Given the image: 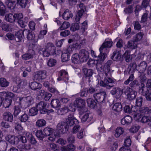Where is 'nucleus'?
I'll return each mask as SVG.
<instances>
[{"instance_id":"nucleus-62","label":"nucleus","mask_w":151,"mask_h":151,"mask_svg":"<svg viewBox=\"0 0 151 151\" xmlns=\"http://www.w3.org/2000/svg\"><path fill=\"white\" fill-rule=\"evenodd\" d=\"M47 32V29H45L44 30L41 31L38 35V37L39 38H43L44 35H45Z\"/></svg>"},{"instance_id":"nucleus-16","label":"nucleus","mask_w":151,"mask_h":151,"mask_svg":"<svg viewBox=\"0 0 151 151\" xmlns=\"http://www.w3.org/2000/svg\"><path fill=\"white\" fill-rule=\"evenodd\" d=\"M112 42L109 39H106L104 42L103 43L102 45L99 48L100 53H102L101 51L103 49L106 48L111 47L112 45Z\"/></svg>"},{"instance_id":"nucleus-9","label":"nucleus","mask_w":151,"mask_h":151,"mask_svg":"<svg viewBox=\"0 0 151 151\" xmlns=\"http://www.w3.org/2000/svg\"><path fill=\"white\" fill-rule=\"evenodd\" d=\"M47 77V72L46 70H40L37 72L34 76V79L40 81L45 79Z\"/></svg>"},{"instance_id":"nucleus-39","label":"nucleus","mask_w":151,"mask_h":151,"mask_svg":"<svg viewBox=\"0 0 151 151\" xmlns=\"http://www.w3.org/2000/svg\"><path fill=\"white\" fill-rule=\"evenodd\" d=\"M5 3L7 5V7L11 9H13L15 6L16 2L15 1H12L10 0H7L5 2Z\"/></svg>"},{"instance_id":"nucleus-27","label":"nucleus","mask_w":151,"mask_h":151,"mask_svg":"<svg viewBox=\"0 0 151 151\" xmlns=\"http://www.w3.org/2000/svg\"><path fill=\"white\" fill-rule=\"evenodd\" d=\"M61 149L62 151H73L75 150V146L73 144H69L62 147Z\"/></svg>"},{"instance_id":"nucleus-43","label":"nucleus","mask_w":151,"mask_h":151,"mask_svg":"<svg viewBox=\"0 0 151 151\" xmlns=\"http://www.w3.org/2000/svg\"><path fill=\"white\" fill-rule=\"evenodd\" d=\"M60 76L63 78V80H65V79L68 80V73L65 70H61L59 72Z\"/></svg>"},{"instance_id":"nucleus-6","label":"nucleus","mask_w":151,"mask_h":151,"mask_svg":"<svg viewBox=\"0 0 151 151\" xmlns=\"http://www.w3.org/2000/svg\"><path fill=\"white\" fill-rule=\"evenodd\" d=\"M75 108H73L71 106H69V107H64L59 109L57 111V113L59 115H64L67 113H69V114H71V116L74 115V112L75 111Z\"/></svg>"},{"instance_id":"nucleus-63","label":"nucleus","mask_w":151,"mask_h":151,"mask_svg":"<svg viewBox=\"0 0 151 151\" xmlns=\"http://www.w3.org/2000/svg\"><path fill=\"white\" fill-rule=\"evenodd\" d=\"M70 34V32L69 30H65L64 31L61 32H60V35L61 37H65L69 35Z\"/></svg>"},{"instance_id":"nucleus-15","label":"nucleus","mask_w":151,"mask_h":151,"mask_svg":"<svg viewBox=\"0 0 151 151\" xmlns=\"http://www.w3.org/2000/svg\"><path fill=\"white\" fill-rule=\"evenodd\" d=\"M46 103L44 101H41L36 106L38 110L40 111L41 114H45L47 112L46 109Z\"/></svg>"},{"instance_id":"nucleus-37","label":"nucleus","mask_w":151,"mask_h":151,"mask_svg":"<svg viewBox=\"0 0 151 151\" xmlns=\"http://www.w3.org/2000/svg\"><path fill=\"white\" fill-rule=\"evenodd\" d=\"M46 124V121L43 119H38L36 123V126L38 127H41L45 126Z\"/></svg>"},{"instance_id":"nucleus-30","label":"nucleus","mask_w":151,"mask_h":151,"mask_svg":"<svg viewBox=\"0 0 151 151\" xmlns=\"http://www.w3.org/2000/svg\"><path fill=\"white\" fill-rule=\"evenodd\" d=\"M51 105L52 107L57 108L60 106V103L59 100L57 99H52L51 102Z\"/></svg>"},{"instance_id":"nucleus-56","label":"nucleus","mask_w":151,"mask_h":151,"mask_svg":"<svg viewBox=\"0 0 151 151\" xmlns=\"http://www.w3.org/2000/svg\"><path fill=\"white\" fill-rule=\"evenodd\" d=\"M80 27L79 24L78 23H75L73 24H72L70 27V30L72 31H75L79 29Z\"/></svg>"},{"instance_id":"nucleus-45","label":"nucleus","mask_w":151,"mask_h":151,"mask_svg":"<svg viewBox=\"0 0 151 151\" xmlns=\"http://www.w3.org/2000/svg\"><path fill=\"white\" fill-rule=\"evenodd\" d=\"M29 119V116L27 114L24 113L19 117V119L22 122H25L27 121Z\"/></svg>"},{"instance_id":"nucleus-1","label":"nucleus","mask_w":151,"mask_h":151,"mask_svg":"<svg viewBox=\"0 0 151 151\" xmlns=\"http://www.w3.org/2000/svg\"><path fill=\"white\" fill-rule=\"evenodd\" d=\"M106 55V53H101L99 55H98V59L97 60L90 59L88 62V64L90 67L95 66L97 68V65L103 63L107 57Z\"/></svg>"},{"instance_id":"nucleus-32","label":"nucleus","mask_w":151,"mask_h":151,"mask_svg":"<svg viewBox=\"0 0 151 151\" xmlns=\"http://www.w3.org/2000/svg\"><path fill=\"white\" fill-rule=\"evenodd\" d=\"M88 106L91 108H94L96 106V103L95 101L92 98H89L87 100Z\"/></svg>"},{"instance_id":"nucleus-18","label":"nucleus","mask_w":151,"mask_h":151,"mask_svg":"<svg viewBox=\"0 0 151 151\" xmlns=\"http://www.w3.org/2000/svg\"><path fill=\"white\" fill-rule=\"evenodd\" d=\"M85 101L81 99H77L74 102V105L75 107L79 108L82 109L85 106Z\"/></svg>"},{"instance_id":"nucleus-2","label":"nucleus","mask_w":151,"mask_h":151,"mask_svg":"<svg viewBox=\"0 0 151 151\" xmlns=\"http://www.w3.org/2000/svg\"><path fill=\"white\" fill-rule=\"evenodd\" d=\"M56 48L53 43L48 42L45 45L42 51V55L44 57H48L51 55L56 54Z\"/></svg>"},{"instance_id":"nucleus-36","label":"nucleus","mask_w":151,"mask_h":151,"mask_svg":"<svg viewBox=\"0 0 151 151\" xmlns=\"http://www.w3.org/2000/svg\"><path fill=\"white\" fill-rule=\"evenodd\" d=\"M83 71L86 77H90L92 76L93 73V71L91 69H88L86 68H83Z\"/></svg>"},{"instance_id":"nucleus-35","label":"nucleus","mask_w":151,"mask_h":151,"mask_svg":"<svg viewBox=\"0 0 151 151\" xmlns=\"http://www.w3.org/2000/svg\"><path fill=\"white\" fill-rule=\"evenodd\" d=\"M72 63H78L81 62L80 58L78 54H75L73 55L72 58Z\"/></svg>"},{"instance_id":"nucleus-48","label":"nucleus","mask_w":151,"mask_h":151,"mask_svg":"<svg viewBox=\"0 0 151 151\" xmlns=\"http://www.w3.org/2000/svg\"><path fill=\"white\" fill-rule=\"evenodd\" d=\"M6 7L3 3L0 1V15L4 16L6 13Z\"/></svg>"},{"instance_id":"nucleus-7","label":"nucleus","mask_w":151,"mask_h":151,"mask_svg":"<svg viewBox=\"0 0 151 151\" xmlns=\"http://www.w3.org/2000/svg\"><path fill=\"white\" fill-rule=\"evenodd\" d=\"M130 65L132 67L136 66L137 70L140 73H143L146 70L147 65L146 62L143 61L138 64L137 65L135 63H131Z\"/></svg>"},{"instance_id":"nucleus-5","label":"nucleus","mask_w":151,"mask_h":151,"mask_svg":"<svg viewBox=\"0 0 151 151\" xmlns=\"http://www.w3.org/2000/svg\"><path fill=\"white\" fill-rule=\"evenodd\" d=\"M123 93L127 96V98L131 100L134 99L137 95V92L129 87H125L123 89Z\"/></svg>"},{"instance_id":"nucleus-19","label":"nucleus","mask_w":151,"mask_h":151,"mask_svg":"<svg viewBox=\"0 0 151 151\" xmlns=\"http://www.w3.org/2000/svg\"><path fill=\"white\" fill-rule=\"evenodd\" d=\"M132 117L129 115L125 116L121 120V123L123 125H128L132 122Z\"/></svg>"},{"instance_id":"nucleus-20","label":"nucleus","mask_w":151,"mask_h":151,"mask_svg":"<svg viewBox=\"0 0 151 151\" xmlns=\"http://www.w3.org/2000/svg\"><path fill=\"white\" fill-rule=\"evenodd\" d=\"M29 86L31 89L35 91L37 89L40 88L42 87V85L37 82L34 81L29 83Z\"/></svg>"},{"instance_id":"nucleus-28","label":"nucleus","mask_w":151,"mask_h":151,"mask_svg":"<svg viewBox=\"0 0 151 151\" xmlns=\"http://www.w3.org/2000/svg\"><path fill=\"white\" fill-rule=\"evenodd\" d=\"M93 118L92 116L91 115H89L88 114L86 113L83 116L81 119V121L83 122L87 121L88 122H93Z\"/></svg>"},{"instance_id":"nucleus-8","label":"nucleus","mask_w":151,"mask_h":151,"mask_svg":"<svg viewBox=\"0 0 151 151\" xmlns=\"http://www.w3.org/2000/svg\"><path fill=\"white\" fill-rule=\"evenodd\" d=\"M67 124L65 121L63 120L60 122L57 125V130L60 134H63L68 130Z\"/></svg>"},{"instance_id":"nucleus-40","label":"nucleus","mask_w":151,"mask_h":151,"mask_svg":"<svg viewBox=\"0 0 151 151\" xmlns=\"http://www.w3.org/2000/svg\"><path fill=\"white\" fill-rule=\"evenodd\" d=\"M52 129L48 127L45 128L43 131L44 137L50 135L52 133Z\"/></svg>"},{"instance_id":"nucleus-21","label":"nucleus","mask_w":151,"mask_h":151,"mask_svg":"<svg viewBox=\"0 0 151 151\" xmlns=\"http://www.w3.org/2000/svg\"><path fill=\"white\" fill-rule=\"evenodd\" d=\"M123 92V89H122L119 87L113 88L111 91V93L112 95H117L119 97H120Z\"/></svg>"},{"instance_id":"nucleus-14","label":"nucleus","mask_w":151,"mask_h":151,"mask_svg":"<svg viewBox=\"0 0 151 151\" xmlns=\"http://www.w3.org/2000/svg\"><path fill=\"white\" fill-rule=\"evenodd\" d=\"M35 54V52L32 49H30L28 52L23 55L22 56V58L24 60H29L32 58Z\"/></svg>"},{"instance_id":"nucleus-51","label":"nucleus","mask_w":151,"mask_h":151,"mask_svg":"<svg viewBox=\"0 0 151 151\" xmlns=\"http://www.w3.org/2000/svg\"><path fill=\"white\" fill-rule=\"evenodd\" d=\"M36 137L40 140H42L45 137L43 131L41 130H37L36 133Z\"/></svg>"},{"instance_id":"nucleus-4","label":"nucleus","mask_w":151,"mask_h":151,"mask_svg":"<svg viewBox=\"0 0 151 151\" xmlns=\"http://www.w3.org/2000/svg\"><path fill=\"white\" fill-rule=\"evenodd\" d=\"M20 104L24 108L28 107L31 106L34 102V99L31 96L25 97H21L19 98Z\"/></svg>"},{"instance_id":"nucleus-44","label":"nucleus","mask_w":151,"mask_h":151,"mask_svg":"<svg viewBox=\"0 0 151 151\" xmlns=\"http://www.w3.org/2000/svg\"><path fill=\"white\" fill-rule=\"evenodd\" d=\"M124 56L125 58L126 61L127 62H129L132 59V56L130 54L129 51L127 50L124 54Z\"/></svg>"},{"instance_id":"nucleus-10","label":"nucleus","mask_w":151,"mask_h":151,"mask_svg":"<svg viewBox=\"0 0 151 151\" xmlns=\"http://www.w3.org/2000/svg\"><path fill=\"white\" fill-rule=\"evenodd\" d=\"M114 81L112 79L106 76L104 79V82L101 81L100 82V85L103 87H106L108 89H110L113 86V85L109 84L110 83H114Z\"/></svg>"},{"instance_id":"nucleus-23","label":"nucleus","mask_w":151,"mask_h":151,"mask_svg":"<svg viewBox=\"0 0 151 151\" xmlns=\"http://www.w3.org/2000/svg\"><path fill=\"white\" fill-rule=\"evenodd\" d=\"M149 91L148 89L145 86V84L142 83L139 86V92L142 95L145 96Z\"/></svg>"},{"instance_id":"nucleus-17","label":"nucleus","mask_w":151,"mask_h":151,"mask_svg":"<svg viewBox=\"0 0 151 151\" xmlns=\"http://www.w3.org/2000/svg\"><path fill=\"white\" fill-rule=\"evenodd\" d=\"M3 119L5 121L12 122L13 121L12 114L9 111L4 112L3 115Z\"/></svg>"},{"instance_id":"nucleus-52","label":"nucleus","mask_w":151,"mask_h":151,"mask_svg":"<svg viewBox=\"0 0 151 151\" xmlns=\"http://www.w3.org/2000/svg\"><path fill=\"white\" fill-rule=\"evenodd\" d=\"M12 101V99H5L3 103V106L5 108H9L11 105Z\"/></svg>"},{"instance_id":"nucleus-24","label":"nucleus","mask_w":151,"mask_h":151,"mask_svg":"<svg viewBox=\"0 0 151 151\" xmlns=\"http://www.w3.org/2000/svg\"><path fill=\"white\" fill-rule=\"evenodd\" d=\"M5 139L11 144H15L16 141L18 140L19 138L14 136L9 135L5 137Z\"/></svg>"},{"instance_id":"nucleus-64","label":"nucleus","mask_w":151,"mask_h":151,"mask_svg":"<svg viewBox=\"0 0 151 151\" xmlns=\"http://www.w3.org/2000/svg\"><path fill=\"white\" fill-rule=\"evenodd\" d=\"M151 117L150 116H144L141 119V122L142 123H148L149 121L151 119Z\"/></svg>"},{"instance_id":"nucleus-31","label":"nucleus","mask_w":151,"mask_h":151,"mask_svg":"<svg viewBox=\"0 0 151 151\" xmlns=\"http://www.w3.org/2000/svg\"><path fill=\"white\" fill-rule=\"evenodd\" d=\"M137 44V42L134 40H131L128 42L127 47L129 48L134 49L136 48Z\"/></svg>"},{"instance_id":"nucleus-38","label":"nucleus","mask_w":151,"mask_h":151,"mask_svg":"<svg viewBox=\"0 0 151 151\" xmlns=\"http://www.w3.org/2000/svg\"><path fill=\"white\" fill-rule=\"evenodd\" d=\"M139 111L142 114H148L151 112V107H142L139 109Z\"/></svg>"},{"instance_id":"nucleus-3","label":"nucleus","mask_w":151,"mask_h":151,"mask_svg":"<svg viewBox=\"0 0 151 151\" xmlns=\"http://www.w3.org/2000/svg\"><path fill=\"white\" fill-rule=\"evenodd\" d=\"M112 63V61L109 60L105 64L104 66L102 65V64L97 65V69L100 71H104L106 76L107 77L109 74H110V66Z\"/></svg>"},{"instance_id":"nucleus-41","label":"nucleus","mask_w":151,"mask_h":151,"mask_svg":"<svg viewBox=\"0 0 151 151\" xmlns=\"http://www.w3.org/2000/svg\"><path fill=\"white\" fill-rule=\"evenodd\" d=\"M6 20L8 22H13L15 21L14 15L12 14H7L5 16Z\"/></svg>"},{"instance_id":"nucleus-22","label":"nucleus","mask_w":151,"mask_h":151,"mask_svg":"<svg viewBox=\"0 0 151 151\" xmlns=\"http://www.w3.org/2000/svg\"><path fill=\"white\" fill-rule=\"evenodd\" d=\"M24 30H20L15 34V40L17 42H19L23 39Z\"/></svg>"},{"instance_id":"nucleus-54","label":"nucleus","mask_w":151,"mask_h":151,"mask_svg":"<svg viewBox=\"0 0 151 151\" xmlns=\"http://www.w3.org/2000/svg\"><path fill=\"white\" fill-rule=\"evenodd\" d=\"M27 34V38L28 40H31L34 39L35 35L33 32L28 31Z\"/></svg>"},{"instance_id":"nucleus-55","label":"nucleus","mask_w":151,"mask_h":151,"mask_svg":"<svg viewBox=\"0 0 151 151\" xmlns=\"http://www.w3.org/2000/svg\"><path fill=\"white\" fill-rule=\"evenodd\" d=\"M134 108L135 109V106H132V108H131L129 106L127 105L124 107V110L125 113H130L132 112V111H133Z\"/></svg>"},{"instance_id":"nucleus-50","label":"nucleus","mask_w":151,"mask_h":151,"mask_svg":"<svg viewBox=\"0 0 151 151\" xmlns=\"http://www.w3.org/2000/svg\"><path fill=\"white\" fill-rule=\"evenodd\" d=\"M29 0H18V3L22 8H25Z\"/></svg>"},{"instance_id":"nucleus-25","label":"nucleus","mask_w":151,"mask_h":151,"mask_svg":"<svg viewBox=\"0 0 151 151\" xmlns=\"http://www.w3.org/2000/svg\"><path fill=\"white\" fill-rule=\"evenodd\" d=\"M124 132V129L121 127H117L115 130L114 132V136L116 138H118L122 135Z\"/></svg>"},{"instance_id":"nucleus-29","label":"nucleus","mask_w":151,"mask_h":151,"mask_svg":"<svg viewBox=\"0 0 151 151\" xmlns=\"http://www.w3.org/2000/svg\"><path fill=\"white\" fill-rule=\"evenodd\" d=\"M73 14L67 9L65 10L63 14L62 17L65 20H68L70 18L73 17Z\"/></svg>"},{"instance_id":"nucleus-53","label":"nucleus","mask_w":151,"mask_h":151,"mask_svg":"<svg viewBox=\"0 0 151 151\" xmlns=\"http://www.w3.org/2000/svg\"><path fill=\"white\" fill-rule=\"evenodd\" d=\"M140 126L137 125H134L130 129L131 132L134 133L137 132L140 128Z\"/></svg>"},{"instance_id":"nucleus-60","label":"nucleus","mask_w":151,"mask_h":151,"mask_svg":"<svg viewBox=\"0 0 151 151\" xmlns=\"http://www.w3.org/2000/svg\"><path fill=\"white\" fill-rule=\"evenodd\" d=\"M14 116H17L20 112L21 111V109L18 106H15L14 108Z\"/></svg>"},{"instance_id":"nucleus-49","label":"nucleus","mask_w":151,"mask_h":151,"mask_svg":"<svg viewBox=\"0 0 151 151\" xmlns=\"http://www.w3.org/2000/svg\"><path fill=\"white\" fill-rule=\"evenodd\" d=\"M144 35L143 32H140L138 33L136 35L134 40L137 42L142 40Z\"/></svg>"},{"instance_id":"nucleus-13","label":"nucleus","mask_w":151,"mask_h":151,"mask_svg":"<svg viewBox=\"0 0 151 151\" xmlns=\"http://www.w3.org/2000/svg\"><path fill=\"white\" fill-rule=\"evenodd\" d=\"M65 121L68 127L69 126H71L73 125L78 124V121L74 118L73 115L72 116L71 114H69L68 118Z\"/></svg>"},{"instance_id":"nucleus-61","label":"nucleus","mask_w":151,"mask_h":151,"mask_svg":"<svg viewBox=\"0 0 151 151\" xmlns=\"http://www.w3.org/2000/svg\"><path fill=\"white\" fill-rule=\"evenodd\" d=\"M134 79V77L133 74H131L129 76V78L125 81L124 82V84L125 85H128L130 82H132Z\"/></svg>"},{"instance_id":"nucleus-42","label":"nucleus","mask_w":151,"mask_h":151,"mask_svg":"<svg viewBox=\"0 0 151 151\" xmlns=\"http://www.w3.org/2000/svg\"><path fill=\"white\" fill-rule=\"evenodd\" d=\"M9 84V82L4 78H1L0 79V85L2 87H6Z\"/></svg>"},{"instance_id":"nucleus-59","label":"nucleus","mask_w":151,"mask_h":151,"mask_svg":"<svg viewBox=\"0 0 151 151\" xmlns=\"http://www.w3.org/2000/svg\"><path fill=\"white\" fill-rule=\"evenodd\" d=\"M142 98L140 96L137 97L136 99V105L138 106H140L142 105Z\"/></svg>"},{"instance_id":"nucleus-26","label":"nucleus","mask_w":151,"mask_h":151,"mask_svg":"<svg viewBox=\"0 0 151 151\" xmlns=\"http://www.w3.org/2000/svg\"><path fill=\"white\" fill-rule=\"evenodd\" d=\"M121 54L119 51L115 50L113 53L111 58L114 61L119 60L121 57Z\"/></svg>"},{"instance_id":"nucleus-12","label":"nucleus","mask_w":151,"mask_h":151,"mask_svg":"<svg viewBox=\"0 0 151 151\" xmlns=\"http://www.w3.org/2000/svg\"><path fill=\"white\" fill-rule=\"evenodd\" d=\"M80 58L81 62H86L88 60L89 57V53L88 51L85 49L81 50L78 55Z\"/></svg>"},{"instance_id":"nucleus-11","label":"nucleus","mask_w":151,"mask_h":151,"mask_svg":"<svg viewBox=\"0 0 151 151\" xmlns=\"http://www.w3.org/2000/svg\"><path fill=\"white\" fill-rule=\"evenodd\" d=\"M93 96L96 100L100 103H103L104 101V99L106 96V93L104 91L100 92L93 94Z\"/></svg>"},{"instance_id":"nucleus-33","label":"nucleus","mask_w":151,"mask_h":151,"mask_svg":"<svg viewBox=\"0 0 151 151\" xmlns=\"http://www.w3.org/2000/svg\"><path fill=\"white\" fill-rule=\"evenodd\" d=\"M112 109L116 111L120 112L122 110V106L120 103H116L113 105Z\"/></svg>"},{"instance_id":"nucleus-57","label":"nucleus","mask_w":151,"mask_h":151,"mask_svg":"<svg viewBox=\"0 0 151 151\" xmlns=\"http://www.w3.org/2000/svg\"><path fill=\"white\" fill-rule=\"evenodd\" d=\"M133 24L135 30H139L141 29V25L138 21H134L133 22Z\"/></svg>"},{"instance_id":"nucleus-46","label":"nucleus","mask_w":151,"mask_h":151,"mask_svg":"<svg viewBox=\"0 0 151 151\" xmlns=\"http://www.w3.org/2000/svg\"><path fill=\"white\" fill-rule=\"evenodd\" d=\"M38 110L35 107H33L29 109V114L30 116H33L37 115L38 113Z\"/></svg>"},{"instance_id":"nucleus-34","label":"nucleus","mask_w":151,"mask_h":151,"mask_svg":"<svg viewBox=\"0 0 151 151\" xmlns=\"http://www.w3.org/2000/svg\"><path fill=\"white\" fill-rule=\"evenodd\" d=\"M70 56V53L69 52H68L67 50L65 51V52H63L61 56L62 61L65 62L68 61Z\"/></svg>"},{"instance_id":"nucleus-58","label":"nucleus","mask_w":151,"mask_h":151,"mask_svg":"<svg viewBox=\"0 0 151 151\" xmlns=\"http://www.w3.org/2000/svg\"><path fill=\"white\" fill-rule=\"evenodd\" d=\"M56 61L53 59H50L47 62V65L48 66L52 67L55 66L56 63Z\"/></svg>"},{"instance_id":"nucleus-47","label":"nucleus","mask_w":151,"mask_h":151,"mask_svg":"<svg viewBox=\"0 0 151 151\" xmlns=\"http://www.w3.org/2000/svg\"><path fill=\"white\" fill-rule=\"evenodd\" d=\"M70 26V24L68 22H65L58 29V30H62L68 28Z\"/></svg>"}]
</instances>
